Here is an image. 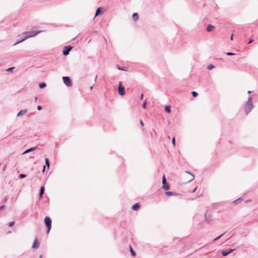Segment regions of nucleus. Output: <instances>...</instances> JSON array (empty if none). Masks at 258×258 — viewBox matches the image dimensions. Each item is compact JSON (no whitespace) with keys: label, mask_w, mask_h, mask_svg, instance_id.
Segmentation results:
<instances>
[{"label":"nucleus","mask_w":258,"mask_h":258,"mask_svg":"<svg viewBox=\"0 0 258 258\" xmlns=\"http://www.w3.org/2000/svg\"><path fill=\"white\" fill-rule=\"evenodd\" d=\"M46 84L45 83H40L39 85V87L40 89H43V88H45L46 87Z\"/></svg>","instance_id":"22"},{"label":"nucleus","mask_w":258,"mask_h":258,"mask_svg":"<svg viewBox=\"0 0 258 258\" xmlns=\"http://www.w3.org/2000/svg\"><path fill=\"white\" fill-rule=\"evenodd\" d=\"M7 201V198H5L4 199V202L6 203V202Z\"/></svg>","instance_id":"44"},{"label":"nucleus","mask_w":258,"mask_h":258,"mask_svg":"<svg viewBox=\"0 0 258 258\" xmlns=\"http://www.w3.org/2000/svg\"><path fill=\"white\" fill-rule=\"evenodd\" d=\"M233 39V34H232L230 37V40H232Z\"/></svg>","instance_id":"41"},{"label":"nucleus","mask_w":258,"mask_h":258,"mask_svg":"<svg viewBox=\"0 0 258 258\" xmlns=\"http://www.w3.org/2000/svg\"><path fill=\"white\" fill-rule=\"evenodd\" d=\"M140 124H141V125L142 126H144V122H143V121L142 120H140Z\"/></svg>","instance_id":"37"},{"label":"nucleus","mask_w":258,"mask_h":258,"mask_svg":"<svg viewBox=\"0 0 258 258\" xmlns=\"http://www.w3.org/2000/svg\"><path fill=\"white\" fill-rule=\"evenodd\" d=\"M253 42V40L252 39H250L249 41L248 42V44H250Z\"/></svg>","instance_id":"36"},{"label":"nucleus","mask_w":258,"mask_h":258,"mask_svg":"<svg viewBox=\"0 0 258 258\" xmlns=\"http://www.w3.org/2000/svg\"><path fill=\"white\" fill-rule=\"evenodd\" d=\"M39 258H42V255H40L39 256Z\"/></svg>","instance_id":"48"},{"label":"nucleus","mask_w":258,"mask_h":258,"mask_svg":"<svg viewBox=\"0 0 258 258\" xmlns=\"http://www.w3.org/2000/svg\"><path fill=\"white\" fill-rule=\"evenodd\" d=\"M97 78V75H96V76H95V80H94V82H96Z\"/></svg>","instance_id":"43"},{"label":"nucleus","mask_w":258,"mask_h":258,"mask_svg":"<svg viewBox=\"0 0 258 258\" xmlns=\"http://www.w3.org/2000/svg\"><path fill=\"white\" fill-rule=\"evenodd\" d=\"M51 219L49 217H45L44 218V222L47 227V233H48L51 228Z\"/></svg>","instance_id":"2"},{"label":"nucleus","mask_w":258,"mask_h":258,"mask_svg":"<svg viewBox=\"0 0 258 258\" xmlns=\"http://www.w3.org/2000/svg\"><path fill=\"white\" fill-rule=\"evenodd\" d=\"M64 84L68 87H71L73 85L71 78L69 77H62Z\"/></svg>","instance_id":"4"},{"label":"nucleus","mask_w":258,"mask_h":258,"mask_svg":"<svg viewBox=\"0 0 258 258\" xmlns=\"http://www.w3.org/2000/svg\"><path fill=\"white\" fill-rule=\"evenodd\" d=\"M45 188L44 186H41L40 188V191L39 194V199L40 200L42 199V196L44 194V192Z\"/></svg>","instance_id":"9"},{"label":"nucleus","mask_w":258,"mask_h":258,"mask_svg":"<svg viewBox=\"0 0 258 258\" xmlns=\"http://www.w3.org/2000/svg\"><path fill=\"white\" fill-rule=\"evenodd\" d=\"M118 91L119 95L121 96H123L125 94V88L122 85L121 82H119L118 87Z\"/></svg>","instance_id":"5"},{"label":"nucleus","mask_w":258,"mask_h":258,"mask_svg":"<svg viewBox=\"0 0 258 258\" xmlns=\"http://www.w3.org/2000/svg\"><path fill=\"white\" fill-rule=\"evenodd\" d=\"M73 48V47L69 45V46H66L64 48H63V49L62 50V54L64 55V56H67L68 55L70 51L72 50V49Z\"/></svg>","instance_id":"7"},{"label":"nucleus","mask_w":258,"mask_h":258,"mask_svg":"<svg viewBox=\"0 0 258 258\" xmlns=\"http://www.w3.org/2000/svg\"><path fill=\"white\" fill-rule=\"evenodd\" d=\"M226 55H228V56H231V55H235V53H232V52H228L226 53Z\"/></svg>","instance_id":"30"},{"label":"nucleus","mask_w":258,"mask_h":258,"mask_svg":"<svg viewBox=\"0 0 258 258\" xmlns=\"http://www.w3.org/2000/svg\"><path fill=\"white\" fill-rule=\"evenodd\" d=\"M36 148H37V147H35L29 148V149L25 150L22 153V155H24V154H26L28 153L29 152H32V151H34Z\"/></svg>","instance_id":"14"},{"label":"nucleus","mask_w":258,"mask_h":258,"mask_svg":"<svg viewBox=\"0 0 258 258\" xmlns=\"http://www.w3.org/2000/svg\"><path fill=\"white\" fill-rule=\"evenodd\" d=\"M172 144L174 146L175 145V139L174 137H173L172 139Z\"/></svg>","instance_id":"31"},{"label":"nucleus","mask_w":258,"mask_h":258,"mask_svg":"<svg viewBox=\"0 0 258 258\" xmlns=\"http://www.w3.org/2000/svg\"><path fill=\"white\" fill-rule=\"evenodd\" d=\"M132 19L134 21H136L139 19L138 14L137 13H134L132 15Z\"/></svg>","instance_id":"18"},{"label":"nucleus","mask_w":258,"mask_h":258,"mask_svg":"<svg viewBox=\"0 0 258 258\" xmlns=\"http://www.w3.org/2000/svg\"><path fill=\"white\" fill-rule=\"evenodd\" d=\"M186 173H188V174H189L191 176V178L189 180V181H191L192 180H193L195 178V175L191 173H190V172H189L188 171H186Z\"/></svg>","instance_id":"24"},{"label":"nucleus","mask_w":258,"mask_h":258,"mask_svg":"<svg viewBox=\"0 0 258 258\" xmlns=\"http://www.w3.org/2000/svg\"><path fill=\"white\" fill-rule=\"evenodd\" d=\"M130 252L131 253V254L133 256H136V253L135 252V251L133 249V248L131 247V246H130Z\"/></svg>","instance_id":"23"},{"label":"nucleus","mask_w":258,"mask_h":258,"mask_svg":"<svg viewBox=\"0 0 258 258\" xmlns=\"http://www.w3.org/2000/svg\"><path fill=\"white\" fill-rule=\"evenodd\" d=\"M26 176V175L25 174H20L19 175V177H20V178H24V177H25Z\"/></svg>","instance_id":"34"},{"label":"nucleus","mask_w":258,"mask_h":258,"mask_svg":"<svg viewBox=\"0 0 258 258\" xmlns=\"http://www.w3.org/2000/svg\"><path fill=\"white\" fill-rule=\"evenodd\" d=\"M234 250V249H223L221 251V254L223 256H226L232 252Z\"/></svg>","instance_id":"8"},{"label":"nucleus","mask_w":258,"mask_h":258,"mask_svg":"<svg viewBox=\"0 0 258 258\" xmlns=\"http://www.w3.org/2000/svg\"><path fill=\"white\" fill-rule=\"evenodd\" d=\"M140 208V205L139 203H136L132 207V209L134 211H138Z\"/></svg>","instance_id":"13"},{"label":"nucleus","mask_w":258,"mask_h":258,"mask_svg":"<svg viewBox=\"0 0 258 258\" xmlns=\"http://www.w3.org/2000/svg\"><path fill=\"white\" fill-rule=\"evenodd\" d=\"M41 32V31H28L24 33L25 37H28V38L32 37H34L37 35L38 34Z\"/></svg>","instance_id":"3"},{"label":"nucleus","mask_w":258,"mask_h":258,"mask_svg":"<svg viewBox=\"0 0 258 258\" xmlns=\"http://www.w3.org/2000/svg\"><path fill=\"white\" fill-rule=\"evenodd\" d=\"M165 195L168 196H176L178 195L179 194L177 192H175L174 191H165Z\"/></svg>","instance_id":"10"},{"label":"nucleus","mask_w":258,"mask_h":258,"mask_svg":"<svg viewBox=\"0 0 258 258\" xmlns=\"http://www.w3.org/2000/svg\"><path fill=\"white\" fill-rule=\"evenodd\" d=\"M27 112V109L21 110L17 114V116L21 117L25 115Z\"/></svg>","instance_id":"12"},{"label":"nucleus","mask_w":258,"mask_h":258,"mask_svg":"<svg viewBox=\"0 0 258 258\" xmlns=\"http://www.w3.org/2000/svg\"><path fill=\"white\" fill-rule=\"evenodd\" d=\"M251 92L250 91H248L247 92V93H248V94L251 93Z\"/></svg>","instance_id":"47"},{"label":"nucleus","mask_w":258,"mask_h":258,"mask_svg":"<svg viewBox=\"0 0 258 258\" xmlns=\"http://www.w3.org/2000/svg\"><path fill=\"white\" fill-rule=\"evenodd\" d=\"M45 167H46V166H45V165H44V166H43V170H42V171H43V172H44V171H45Z\"/></svg>","instance_id":"42"},{"label":"nucleus","mask_w":258,"mask_h":258,"mask_svg":"<svg viewBox=\"0 0 258 258\" xmlns=\"http://www.w3.org/2000/svg\"><path fill=\"white\" fill-rule=\"evenodd\" d=\"M143 97H144V95H143V94H142L141 96H140V99L141 100H142L143 99Z\"/></svg>","instance_id":"40"},{"label":"nucleus","mask_w":258,"mask_h":258,"mask_svg":"<svg viewBox=\"0 0 258 258\" xmlns=\"http://www.w3.org/2000/svg\"><path fill=\"white\" fill-rule=\"evenodd\" d=\"M28 38V37H23L20 40H17L16 41V42L15 43V44H14V46L17 45V44H18L19 43L23 42V41L25 40L26 39H27Z\"/></svg>","instance_id":"16"},{"label":"nucleus","mask_w":258,"mask_h":258,"mask_svg":"<svg viewBox=\"0 0 258 258\" xmlns=\"http://www.w3.org/2000/svg\"><path fill=\"white\" fill-rule=\"evenodd\" d=\"M92 89H93V86L90 87V90H92Z\"/></svg>","instance_id":"46"},{"label":"nucleus","mask_w":258,"mask_h":258,"mask_svg":"<svg viewBox=\"0 0 258 258\" xmlns=\"http://www.w3.org/2000/svg\"><path fill=\"white\" fill-rule=\"evenodd\" d=\"M224 233H223L222 234H221L220 235H219V236H218L217 237L215 238L214 239V241H215L217 240H218L219 239H220L223 235H224Z\"/></svg>","instance_id":"29"},{"label":"nucleus","mask_w":258,"mask_h":258,"mask_svg":"<svg viewBox=\"0 0 258 258\" xmlns=\"http://www.w3.org/2000/svg\"><path fill=\"white\" fill-rule=\"evenodd\" d=\"M37 100V98L36 97H35V101H36Z\"/></svg>","instance_id":"45"},{"label":"nucleus","mask_w":258,"mask_h":258,"mask_svg":"<svg viewBox=\"0 0 258 258\" xmlns=\"http://www.w3.org/2000/svg\"><path fill=\"white\" fill-rule=\"evenodd\" d=\"M214 28V26L211 24H209L206 28V30L208 32H210L213 31Z\"/></svg>","instance_id":"15"},{"label":"nucleus","mask_w":258,"mask_h":258,"mask_svg":"<svg viewBox=\"0 0 258 258\" xmlns=\"http://www.w3.org/2000/svg\"><path fill=\"white\" fill-rule=\"evenodd\" d=\"M197 187H195V188L193 189V190L192 191V193L195 192L196 191V190H197Z\"/></svg>","instance_id":"39"},{"label":"nucleus","mask_w":258,"mask_h":258,"mask_svg":"<svg viewBox=\"0 0 258 258\" xmlns=\"http://www.w3.org/2000/svg\"><path fill=\"white\" fill-rule=\"evenodd\" d=\"M191 94L194 97H196L198 95V93L196 91L191 92Z\"/></svg>","instance_id":"27"},{"label":"nucleus","mask_w":258,"mask_h":258,"mask_svg":"<svg viewBox=\"0 0 258 258\" xmlns=\"http://www.w3.org/2000/svg\"><path fill=\"white\" fill-rule=\"evenodd\" d=\"M146 105H147V102L146 101H145L143 104H142V107L143 108H146Z\"/></svg>","instance_id":"33"},{"label":"nucleus","mask_w":258,"mask_h":258,"mask_svg":"<svg viewBox=\"0 0 258 258\" xmlns=\"http://www.w3.org/2000/svg\"><path fill=\"white\" fill-rule=\"evenodd\" d=\"M5 208V205H2L1 206H0V211L4 209Z\"/></svg>","instance_id":"38"},{"label":"nucleus","mask_w":258,"mask_h":258,"mask_svg":"<svg viewBox=\"0 0 258 258\" xmlns=\"http://www.w3.org/2000/svg\"><path fill=\"white\" fill-rule=\"evenodd\" d=\"M253 108L254 105L252 103V97H249L247 101L245 103L243 106V109L245 114L248 115Z\"/></svg>","instance_id":"1"},{"label":"nucleus","mask_w":258,"mask_h":258,"mask_svg":"<svg viewBox=\"0 0 258 258\" xmlns=\"http://www.w3.org/2000/svg\"><path fill=\"white\" fill-rule=\"evenodd\" d=\"M39 243L38 242V240L37 239H35L34 241V242H33V244L32 245V248L34 249H37L39 247Z\"/></svg>","instance_id":"11"},{"label":"nucleus","mask_w":258,"mask_h":258,"mask_svg":"<svg viewBox=\"0 0 258 258\" xmlns=\"http://www.w3.org/2000/svg\"><path fill=\"white\" fill-rule=\"evenodd\" d=\"M14 224H15V222L14 221L11 222L9 224V227H12V226H14Z\"/></svg>","instance_id":"32"},{"label":"nucleus","mask_w":258,"mask_h":258,"mask_svg":"<svg viewBox=\"0 0 258 258\" xmlns=\"http://www.w3.org/2000/svg\"><path fill=\"white\" fill-rule=\"evenodd\" d=\"M102 12V8L99 7V8H97L96 11V12H95V16H98Z\"/></svg>","instance_id":"19"},{"label":"nucleus","mask_w":258,"mask_h":258,"mask_svg":"<svg viewBox=\"0 0 258 258\" xmlns=\"http://www.w3.org/2000/svg\"><path fill=\"white\" fill-rule=\"evenodd\" d=\"M165 111L169 113L171 112V108L170 106H166L165 107Z\"/></svg>","instance_id":"20"},{"label":"nucleus","mask_w":258,"mask_h":258,"mask_svg":"<svg viewBox=\"0 0 258 258\" xmlns=\"http://www.w3.org/2000/svg\"><path fill=\"white\" fill-rule=\"evenodd\" d=\"M162 188L164 190H168L170 188V186L167 182L165 175H163L162 178Z\"/></svg>","instance_id":"6"},{"label":"nucleus","mask_w":258,"mask_h":258,"mask_svg":"<svg viewBox=\"0 0 258 258\" xmlns=\"http://www.w3.org/2000/svg\"><path fill=\"white\" fill-rule=\"evenodd\" d=\"M241 201V198H238L236 200H235V201H233V204H235V205H237Z\"/></svg>","instance_id":"25"},{"label":"nucleus","mask_w":258,"mask_h":258,"mask_svg":"<svg viewBox=\"0 0 258 258\" xmlns=\"http://www.w3.org/2000/svg\"><path fill=\"white\" fill-rule=\"evenodd\" d=\"M45 164H46L45 166H47V168L49 169V166H50L49 159L48 158H45Z\"/></svg>","instance_id":"21"},{"label":"nucleus","mask_w":258,"mask_h":258,"mask_svg":"<svg viewBox=\"0 0 258 258\" xmlns=\"http://www.w3.org/2000/svg\"><path fill=\"white\" fill-rule=\"evenodd\" d=\"M14 69V67H11L6 70L7 72H11Z\"/></svg>","instance_id":"28"},{"label":"nucleus","mask_w":258,"mask_h":258,"mask_svg":"<svg viewBox=\"0 0 258 258\" xmlns=\"http://www.w3.org/2000/svg\"><path fill=\"white\" fill-rule=\"evenodd\" d=\"M214 68H215V66L214 65H213L212 64H210L208 66L207 69L209 70H211L214 69Z\"/></svg>","instance_id":"26"},{"label":"nucleus","mask_w":258,"mask_h":258,"mask_svg":"<svg viewBox=\"0 0 258 258\" xmlns=\"http://www.w3.org/2000/svg\"><path fill=\"white\" fill-rule=\"evenodd\" d=\"M37 109L38 110H40L42 109V106H40V105H38L37 107Z\"/></svg>","instance_id":"35"},{"label":"nucleus","mask_w":258,"mask_h":258,"mask_svg":"<svg viewBox=\"0 0 258 258\" xmlns=\"http://www.w3.org/2000/svg\"><path fill=\"white\" fill-rule=\"evenodd\" d=\"M117 68L118 70L120 71H128V68L126 67H120L118 65H117Z\"/></svg>","instance_id":"17"}]
</instances>
